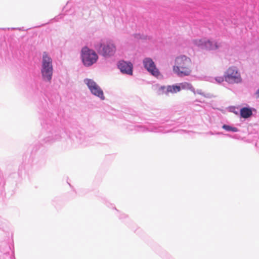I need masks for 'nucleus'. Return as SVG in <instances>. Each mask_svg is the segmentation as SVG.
<instances>
[{
	"label": "nucleus",
	"instance_id": "nucleus-1",
	"mask_svg": "<svg viewBox=\"0 0 259 259\" xmlns=\"http://www.w3.org/2000/svg\"><path fill=\"white\" fill-rule=\"evenodd\" d=\"M174 72L180 77L189 76L192 73V60L186 55H182L176 58L172 67Z\"/></svg>",
	"mask_w": 259,
	"mask_h": 259
},
{
	"label": "nucleus",
	"instance_id": "nucleus-2",
	"mask_svg": "<svg viewBox=\"0 0 259 259\" xmlns=\"http://www.w3.org/2000/svg\"><path fill=\"white\" fill-rule=\"evenodd\" d=\"M52 59L48 53L44 52L42 54L41 74L44 80L50 81L53 75Z\"/></svg>",
	"mask_w": 259,
	"mask_h": 259
},
{
	"label": "nucleus",
	"instance_id": "nucleus-3",
	"mask_svg": "<svg viewBox=\"0 0 259 259\" xmlns=\"http://www.w3.org/2000/svg\"><path fill=\"white\" fill-rule=\"evenodd\" d=\"M81 58L84 65L90 66L96 62L98 56L94 50L83 47L81 50Z\"/></svg>",
	"mask_w": 259,
	"mask_h": 259
},
{
	"label": "nucleus",
	"instance_id": "nucleus-4",
	"mask_svg": "<svg viewBox=\"0 0 259 259\" xmlns=\"http://www.w3.org/2000/svg\"><path fill=\"white\" fill-rule=\"evenodd\" d=\"M95 48L100 54L106 57L113 56L116 51V46L112 41L97 45Z\"/></svg>",
	"mask_w": 259,
	"mask_h": 259
},
{
	"label": "nucleus",
	"instance_id": "nucleus-5",
	"mask_svg": "<svg viewBox=\"0 0 259 259\" xmlns=\"http://www.w3.org/2000/svg\"><path fill=\"white\" fill-rule=\"evenodd\" d=\"M225 80L229 83H238L242 78L238 69L234 66L229 67L224 74Z\"/></svg>",
	"mask_w": 259,
	"mask_h": 259
},
{
	"label": "nucleus",
	"instance_id": "nucleus-6",
	"mask_svg": "<svg viewBox=\"0 0 259 259\" xmlns=\"http://www.w3.org/2000/svg\"><path fill=\"white\" fill-rule=\"evenodd\" d=\"M84 81L93 94L99 97L102 100L104 99L102 90L94 80L90 79H85Z\"/></svg>",
	"mask_w": 259,
	"mask_h": 259
},
{
	"label": "nucleus",
	"instance_id": "nucleus-7",
	"mask_svg": "<svg viewBox=\"0 0 259 259\" xmlns=\"http://www.w3.org/2000/svg\"><path fill=\"white\" fill-rule=\"evenodd\" d=\"M143 64L145 68L151 73L152 75L157 77L159 75L160 72L156 67L154 62L149 58H145L143 60Z\"/></svg>",
	"mask_w": 259,
	"mask_h": 259
},
{
	"label": "nucleus",
	"instance_id": "nucleus-8",
	"mask_svg": "<svg viewBox=\"0 0 259 259\" xmlns=\"http://www.w3.org/2000/svg\"><path fill=\"white\" fill-rule=\"evenodd\" d=\"M118 67L122 73L132 75L133 66L131 62L123 60L120 61L118 62Z\"/></svg>",
	"mask_w": 259,
	"mask_h": 259
},
{
	"label": "nucleus",
	"instance_id": "nucleus-9",
	"mask_svg": "<svg viewBox=\"0 0 259 259\" xmlns=\"http://www.w3.org/2000/svg\"><path fill=\"white\" fill-rule=\"evenodd\" d=\"M219 47V46L217 42L211 41L209 40L206 39L204 49L209 50H212L217 49Z\"/></svg>",
	"mask_w": 259,
	"mask_h": 259
},
{
	"label": "nucleus",
	"instance_id": "nucleus-10",
	"mask_svg": "<svg viewBox=\"0 0 259 259\" xmlns=\"http://www.w3.org/2000/svg\"><path fill=\"white\" fill-rule=\"evenodd\" d=\"M252 111L249 108L244 107L240 110V115L243 118H248L252 115Z\"/></svg>",
	"mask_w": 259,
	"mask_h": 259
},
{
	"label": "nucleus",
	"instance_id": "nucleus-11",
	"mask_svg": "<svg viewBox=\"0 0 259 259\" xmlns=\"http://www.w3.org/2000/svg\"><path fill=\"white\" fill-rule=\"evenodd\" d=\"M179 85L180 87V91L181 90H187L192 91L194 92V89L192 87V84L190 83L184 82L180 83Z\"/></svg>",
	"mask_w": 259,
	"mask_h": 259
},
{
	"label": "nucleus",
	"instance_id": "nucleus-12",
	"mask_svg": "<svg viewBox=\"0 0 259 259\" xmlns=\"http://www.w3.org/2000/svg\"><path fill=\"white\" fill-rule=\"evenodd\" d=\"M180 91V87L179 85H168L166 87L167 93L175 94Z\"/></svg>",
	"mask_w": 259,
	"mask_h": 259
},
{
	"label": "nucleus",
	"instance_id": "nucleus-13",
	"mask_svg": "<svg viewBox=\"0 0 259 259\" xmlns=\"http://www.w3.org/2000/svg\"><path fill=\"white\" fill-rule=\"evenodd\" d=\"M205 41V39H196L194 40L193 42L195 46L204 49Z\"/></svg>",
	"mask_w": 259,
	"mask_h": 259
},
{
	"label": "nucleus",
	"instance_id": "nucleus-14",
	"mask_svg": "<svg viewBox=\"0 0 259 259\" xmlns=\"http://www.w3.org/2000/svg\"><path fill=\"white\" fill-rule=\"evenodd\" d=\"M223 128L228 131H233L234 132H236L237 131V128L236 127H231V126H230L229 125H224L223 126Z\"/></svg>",
	"mask_w": 259,
	"mask_h": 259
},
{
	"label": "nucleus",
	"instance_id": "nucleus-15",
	"mask_svg": "<svg viewBox=\"0 0 259 259\" xmlns=\"http://www.w3.org/2000/svg\"><path fill=\"white\" fill-rule=\"evenodd\" d=\"M215 79L218 83H222L225 80V76H218L215 77Z\"/></svg>",
	"mask_w": 259,
	"mask_h": 259
},
{
	"label": "nucleus",
	"instance_id": "nucleus-16",
	"mask_svg": "<svg viewBox=\"0 0 259 259\" xmlns=\"http://www.w3.org/2000/svg\"><path fill=\"white\" fill-rule=\"evenodd\" d=\"M256 94L258 97H259V89L256 91Z\"/></svg>",
	"mask_w": 259,
	"mask_h": 259
},
{
	"label": "nucleus",
	"instance_id": "nucleus-17",
	"mask_svg": "<svg viewBox=\"0 0 259 259\" xmlns=\"http://www.w3.org/2000/svg\"><path fill=\"white\" fill-rule=\"evenodd\" d=\"M165 88L164 87H161V89H162V90L165 89Z\"/></svg>",
	"mask_w": 259,
	"mask_h": 259
}]
</instances>
